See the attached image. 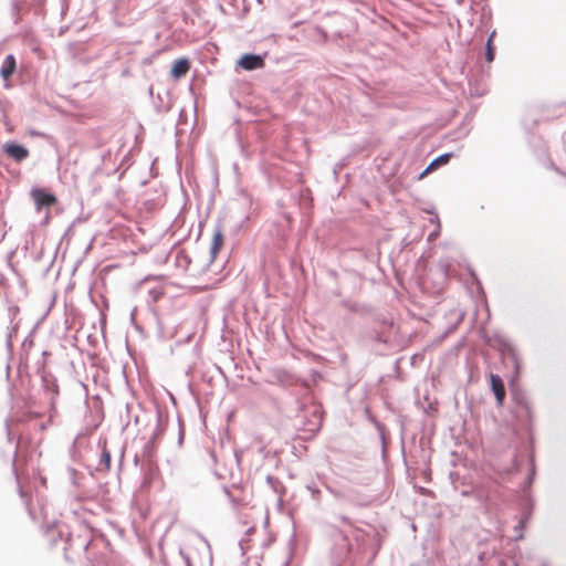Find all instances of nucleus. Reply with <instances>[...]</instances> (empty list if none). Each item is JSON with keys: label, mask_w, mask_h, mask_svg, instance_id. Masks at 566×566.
<instances>
[{"label": "nucleus", "mask_w": 566, "mask_h": 566, "mask_svg": "<svg viewBox=\"0 0 566 566\" xmlns=\"http://www.w3.org/2000/svg\"><path fill=\"white\" fill-rule=\"evenodd\" d=\"M31 197L34 200L38 211L44 207L54 206L57 202V199L53 193H50L41 188L33 189L31 191Z\"/></svg>", "instance_id": "nucleus-1"}, {"label": "nucleus", "mask_w": 566, "mask_h": 566, "mask_svg": "<svg viewBox=\"0 0 566 566\" xmlns=\"http://www.w3.org/2000/svg\"><path fill=\"white\" fill-rule=\"evenodd\" d=\"M190 70V62L188 59H178L174 62L170 71V75L174 80H179L189 72Z\"/></svg>", "instance_id": "nucleus-5"}, {"label": "nucleus", "mask_w": 566, "mask_h": 566, "mask_svg": "<svg viewBox=\"0 0 566 566\" xmlns=\"http://www.w3.org/2000/svg\"><path fill=\"white\" fill-rule=\"evenodd\" d=\"M15 59L12 54H9L3 64H2V67L0 70V74L1 76L3 77V80H8L15 71Z\"/></svg>", "instance_id": "nucleus-8"}, {"label": "nucleus", "mask_w": 566, "mask_h": 566, "mask_svg": "<svg viewBox=\"0 0 566 566\" xmlns=\"http://www.w3.org/2000/svg\"><path fill=\"white\" fill-rule=\"evenodd\" d=\"M490 382H491V387H492V390L494 392V396L496 398L497 405L502 406V403H503V401L505 399V395H506L505 387H504L502 378L500 376H497V375L491 374L490 375Z\"/></svg>", "instance_id": "nucleus-3"}, {"label": "nucleus", "mask_w": 566, "mask_h": 566, "mask_svg": "<svg viewBox=\"0 0 566 566\" xmlns=\"http://www.w3.org/2000/svg\"><path fill=\"white\" fill-rule=\"evenodd\" d=\"M4 153L17 161H22L29 156V150L18 144L8 143L3 147Z\"/></svg>", "instance_id": "nucleus-2"}, {"label": "nucleus", "mask_w": 566, "mask_h": 566, "mask_svg": "<svg viewBox=\"0 0 566 566\" xmlns=\"http://www.w3.org/2000/svg\"><path fill=\"white\" fill-rule=\"evenodd\" d=\"M111 464H112L111 452L107 450L106 446L104 444L102 452H101L97 470L107 472L111 469Z\"/></svg>", "instance_id": "nucleus-9"}, {"label": "nucleus", "mask_w": 566, "mask_h": 566, "mask_svg": "<svg viewBox=\"0 0 566 566\" xmlns=\"http://www.w3.org/2000/svg\"><path fill=\"white\" fill-rule=\"evenodd\" d=\"M239 64L244 70L251 71L263 67L264 61L260 55L245 54L240 59Z\"/></svg>", "instance_id": "nucleus-6"}, {"label": "nucleus", "mask_w": 566, "mask_h": 566, "mask_svg": "<svg viewBox=\"0 0 566 566\" xmlns=\"http://www.w3.org/2000/svg\"><path fill=\"white\" fill-rule=\"evenodd\" d=\"M450 158H451V154H443V155L439 156L438 158H436L434 160H432L429 164V166L420 174L419 179L424 178L428 174H430L438 167L448 164Z\"/></svg>", "instance_id": "nucleus-7"}, {"label": "nucleus", "mask_w": 566, "mask_h": 566, "mask_svg": "<svg viewBox=\"0 0 566 566\" xmlns=\"http://www.w3.org/2000/svg\"><path fill=\"white\" fill-rule=\"evenodd\" d=\"M181 555L186 559L187 564H190V556H189V554H186V553L181 552Z\"/></svg>", "instance_id": "nucleus-11"}, {"label": "nucleus", "mask_w": 566, "mask_h": 566, "mask_svg": "<svg viewBox=\"0 0 566 566\" xmlns=\"http://www.w3.org/2000/svg\"><path fill=\"white\" fill-rule=\"evenodd\" d=\"M486 55H488V61L491 62L493 60V53H492L490 48L488 50V54Z\"/></svg>", "instance_id": "nucleus-10"}, {"label": "nucleus", "mask_w": 566, "mask_h": 566, "mask_svg": "<svg viewBox=\"0 0 566 566\" xmlns=\"http://www.w3.org/2000/svg\"><path fill=\"white\" fill-rule=\"evenodd\" d=\"M223 243L224 235L222 230L220 228L214 229L210 244V262H213L216 260L218 253L223 247Z\"/></svg>", "instance_id": "nucleus-4"}]
</instances>
